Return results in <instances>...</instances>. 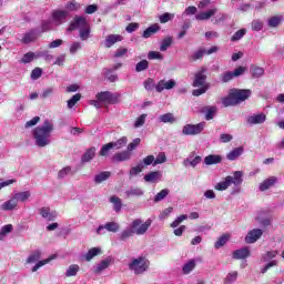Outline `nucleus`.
Masks as SVG:
<instances>
[{"mask_svg":"<svg viewBox=\"0 0 284 284\" xmlns=\"http://www.w3.org/2000/svg\"><path fill=\"white\" fill-rule=\"evenodd\" d=\"M30 196H32V193H30V191H23V192H18L13 194V197L16 199V201L19 203H26V201H28V199H30Z\"/></svg>","mask_w":284,"mask_h":284,"instance_id":"cd10ccee","label":"nucleus"},{"mask_svg":"<svg viewBox=\"0 0 284 284\" xmlns=\"http://www.w3.org/2000/svg\"><path fill=\"white\" fill-rule=\"evenodd\" d=\"M241 154H243V146L233 149L230 153H227L226 159L229 161H236Z\"/></svg>","mask_w":284,"mask_h":284,"instance_id":"2f4dec72","label":"nucleus"},{"mask_svg":"<svg viewBox=\"0 0 284 284\" xmlns=\"http://www.w3.org/2000/svg\"><path fill=\"white\" fill-rule=\"evenodd\" d=\"M152 226V220H146L145 222L141 219H135L131 223V229L133 230V233L136 234V236H143V234H146L148 230Z\"/></svg>","mask_w":284,"mask_h":284,"instance_id":"20e7f679","label":"nucleus"},{"mask_svg":"<svg viewBox=\"0 0 284 284\" xmlns=\"http://www.w3.org/2000/svg\"><path fill=\"white\" fill-rule=\"evenodd\" d=\"M222 103H223L224 108H230V105H239L232 91L229 93V97H226L222 100Z\"/></svg>","mask_w":284,"mask_h":284,"instance_id":"4c0bfd02","label":"nucleus"},{"mask_svg":"<svg viewBox=\"0 0 284 284\" xmlns=\"http://www.w3.org/2000/svg\"><path fill=\"white\" fill-rule=\"evenodd\" d=\"M263 236V231L261 229H254L247 233L245 237L246 243H256V241Z\"/></svg>","mask_w":284,"mask_h":284,"instance_id":"f3484780","label":"nucleus"},{"mask_svg":"<svg viewBox=\"0 0 284 284\" xmlns=\"http://www.w3.org/2000/svg\"><path fill=\"white\" fill-rule=\"evenodd\" d=\"M112 150H121V148H125V145H128V138L126 136H122L121 139H119L115 142H109Z\"/></svg>","mask_w":284,"mask_h":284,"instance_id":"c756f323","label":"nucleus"},{"mask_svg":"<svg viewBox=\"0 0 284 284\" xmlns=\"http://www.w3.org/2000/svg\"><path fill=\"white\" fill-rule=\"evenodd\" d=\"M110 176H112V173H110V171H103L94 176V183L99 185L103 183V181H108Z\"/></svg>","mask_w":284,"mask_h":284,"instance_id":"7c9ffc66","label":"nucleus"},{"mask_svg":"<svg viewBox=\"0 0 284 284\" xmlns=\"http://www.w3.org/2000/svg\"><path fill=\"white\" fill-rule=\"evenodd\" d=\"M283 22V16H274L268 19L267 23L270 28H278Z\"/></svg>","mask_w":284,"mask_h":284,"instance_id":"e433bc0d","label":"nucleus"},{"mask_svg":"<svg viewBox=\"0 0 284 284\" xmlns=\"http://www.w3.org/2000/svg\"><path fill=\"white\" fill-rule=\"evenodd\" d=\"M132 159V153L130 151L118 152L112 156L113 163H121L123 161H130Z\"/></svg>","mask_w":284,"mask_h":284,"instance_id":"a211bd4d","label":"nucleus"},{"mask_svg":"<svg viewBox=\"0 0 284 284\" xmlns=\"http://www.w3.org/2000/svg\"><path fill=\"white\" fill-rule=\"evenodd\" d=\"M231 93L233 94V98L235 99L237 104L243 102V101H246V99H250V97L252 95L251 90L234 89V90L231 91Z\"/></svg>","mask_w":284,"mask_h":284,"instance_id":"6e6552de","label":"nucleus"},{"mask_svg":"<svg viewBox=\"0 0 284 284\" xmlns=\"http://www.w3.org/2000/svg\"><path fill=\"white\" fill-rule=\"evenodd\" d=\"M90 32H91L90 26L80 29L79 30V37H80L81 41H88L89 38H90Z\"/></svg>","mask_w":284,"mask_h":284,"instance_id":"a19ab883","label":"nucleus"},{"mask_svg":"<svg viewBox=\"0 0 284 284\" xmlns=\"http://www.w3.org/2000/svg\"><path fill=\"white\" fill-rule=\"evenodd\" d=\"M247 256H250V248L248 247L236 250L233 253V258H235L236 261L242 260V258H247Z\"/></svg>","mask_w":284,"mask_h":284,"instance_id":"a878e982","label":"nucleus"},{"mask_svg":"<svg viewBox=\"0 0 284 284\" xmlns=\"http://www.w3.org/2000/svg\"><path fill=\"white\" fill-rule=\"evenodd\" d=\"M276 183H278V178L270 176L258 185V190L260 192H266V190H270V187H274Z\"/></svg>","mask_w":284,"mask_h":284,"instance_id":"ddd939ff","label":"nucleus"},{"mask_svg":"<svg viewBox=\"0 0 284 284\" xmlns=\"http://www.w3.org/2000/svg\"><path fill=\"white\" fill-rule=\"evenodd\" d=\"M53 23L55 26H61L68 21V11L57 10L52 13Z\"/></svg>","mask_w":284,"mask_h":284,"instance_id":"9b49d317","label":"nucleus"},{"mask_svg":"<svg viewBox=\"0 0 284 284\" xmlns=\"http://www.w3.org/2000/svg\"><path fill=\"white\" fill-rule=\"evenodd\" d=\"M195 267L196 262H194V260H191L186 264H184V266L182 267V272L183 274H190V272H192V270H194Z\"/></svg>","mask_w":284,"mask_h":284,"instance_id":"a18cd8bd","label":"nucleus"},{"mask_svg":"<svg viewBox=\"0 0 284 284\" xmlns=\"http://www.w3.org/2000/svg\"><path fill=\"white\" fill-rule=\"evenodd\" d=\"M202 112L205 114L206 121H212L216 114V106H204L202 108Z\"/></svg>","mask_w":284,"mask_h":284,"instance_id":"bb28decb","label":"nucleus"},{"mask_svg":"<svg viewBox=\"0 0 284 284\" xmlns=\"http://www.w3.org/2000/svg\"><path fill=\"white\" fill-rule=\"evenodd\" d=\"M230 181H231L230 178H225L224 181H222L215 185V190H217V192H224V190H227V187H230V185H232V184H230Z\"/></svg>","mask_w":284,"mask_h":284,"instance_id":"79ce46f5","label":"nucleus"},{"mask_svg":"<svg viewBox=\"0 0 284 284\" xmlns=\"http://www.w3.org/2000/svg\"><path fill=\"white\" fill-rule=\"evenodd\" d=\"M95 154H97L95 148L88 149L81 158L82 163H90V161L94 159Z\"/></svg>","mask_w":284,"mask_h":284,"instance_id":"393cba45","label":"nucleus"},{"mask_svg":"<svg viewBox=\"0 0 284 284\" xmlns=\"http://www.w3.org/2000/svg\"><path fill=\"white\" fill-rule=\"evenodd\" d=\"M120 41H123V36L121 34H109L105 38L104 45L105 48H112L114 43H119Z\"/></svg>","mask_w":284,"mask_h":284,"instance_id":"4be33fe9","label":"nucleus"},{"mask_svg":"<svg viewBox=\"0 0 284 284\" xmlns=\"http://www.w3.org/2000/svg\"><path fill=\"white\" fill-rule=\"evenodd\" d=\"M223 161V158L221 155L216 154H210L204 158L205 165H216Z\"/></svg>","mask_w":284,"mask_h":284,"instance_id":"5701e85b","label":"nucleus"},{"mask_svg":"<svg viewBox=\"0 0 284 284\" xmlns=\"http://www.w3.org/2000/svg\"><path fill=\"white\" fill-rule=\"evenodd\" d=\"M216 12H219V9L213 8V9H210L209 11H204V12L196 14L195 19L197 21H207L209 19H212V17H214V14H216Z\"/></svg>","mask_w":284,"mask_h":284,"instance_id":"6ab92c4d","label":"nucleus"},{"mask_svg":"<svg viewBox=\"0 0 284 284\" xmlns=\"http://www.w3.org/2000/svg\"><path fill=\"white\" fill-rule=\"evenodd\" d=\"M244 34H247V30L246 29H240L237 32H235L232 36L231 41H233V42L241 41V39L244 37Z\"/></svg>","mask_w":284,"mask_h":284,"instance_id":"5fc2aeb1","label":"nucleus"},{"mask_svg":"<svg viewBox=\"0 0 284 284\" xmlns=\"http://www.w3.org/2000/svg\"><path fill=\"white\" fill-rule=\"evenodd\" d=\"M103 230H106V232H113L115 234V232L121 230V225H119L116 222H108L97 229V234H104Z\"/></svg>","mask_w":284,"mask_h":284,"instance_id":"1a4fd4ad","label":"nucleus"},{"mask_svg":"<svg viewBox=\"0 0 284 284\" xmlns=\"http://www.w3.org/2000/svg\"><path fill=\"white\" fill-rule=\"evenodd\" d=\"M174 19V13H163L160 16V23H168V21H172Z\"/></svg>","mask_w":284,"mask_h":284,"instance_id":"0e129e2a","label":"nucleus"},{"mask_svg":"<svg viewBox=\"0 0 284 284\" xmlns=\"http://www.w3.org/2000/svg\"><path fill=\"white\" fill-rule=\"evenodd\" d=\"M168 161V156L165 153L161 152L158 154L156 159H154V165H161V163H165Z\"/></svg>","mask_w":284,"mask_h":284,"instance_id":"69168bd1","label":"nucleus"},{"mask_svg":"<svg viewBox=\"0 0 284 284\" xmlns=\"http://www.w3.org/2000/svg\"><path fill=\"white\" fill-rule=\"evenodd\" d=\"M203 130H205V122L185 124L182 129V134H184V136H196V134H201Z\"/></svg>","mask_w":284,"mask_h":284,"instance_id":"39448f33","label":"nucleus"},{"mask_svg":"<svg viewBox=\"0 0 284 284\" xmlns=\"http://www.w3.org/2000/svg\"><path fill=\"white\" fill-rule=\"evenodd\" d=\"M158 30H161V27L159 24H152L151 27H149L148 29L144 30L143 38L150 39V37H152V34H156Z\"/></svg>","mask_w":284,"mask_h":284,"instance_id":"f704fd0d","label":"nucleus"},{"mask_svg":"<svg viewBox=\"0 0 284 284\" xmlns=\"http://www.w3.org/2000/svg\"><path fill=\"white\" fill-rule=\"evenodd\" d=\"M251 74L254 79H261V77H263L265 74V69H263L256 64H252L251 65Z\"/></svg>","mask_w":284,"mask_h":284,"instance_id":"c85d7f7f","label":"nucleus"},{"mask_svg":"<svg viewBox=\"0 0 284 284\" xmlns=\"http://www.w3.org/2000/svg\"><path fill=\"white\" fill-rule=\"evenodd\" d=\"M89 26L90 23H88L85 17L75 16L73 21L70 23L68 31L72 32V30H83V28H88Z\"/></svg>","mask_w":284,"mask_h":284,"instance_id":"423d86ee","label":"nucleus"},{"mask_svg":"<svg viewBox=\"0 0 284 284\" xmlns=\"http://www.w3.org/2000/svg\"><path fill=\"white\" fill-rule=\"evenodd\" d=\"M97 100H91L89 103L94 108H103V105H114L119 103L121 93H112L110 91H103L95 95Z\"/></svg>","mask_w":284,"mask_h":284,"instance_id":"f03ea898","label":"nucleus"},{"mask_svg":"<svg viewBox=\"0 0 284 284\" xmlns=\"http://www.w3.org/2000/svg\"><path fill=\"white\" fill-rule=\"evenodd\" d=\"M226 179H230L231 185H241L243 183V171H235L232 175L226 176Z\"/></svg>","mask_w":284,"mask_h":284,"instance_id":"aec40b11","label":"nucleus"},{"mask_svg":"<svg viewBox=\"0 0 284 284\" xmlns=\"http://www.w3.org/2000/svg\"><path fill=\"white\" fill-rule=\"evenodd\" d=\"M205 72H207L206 68H202L200 71L195 73V79L193 81V88H210L205 81L207 80V75H205Z\"/></svg>","mask_w":284,"mask_h":284,"instance_id":"0eeeda50","label":"nucleus"},{"mask_svg":"<svg viewBox=\"0 0 284 284\" xmlns=\"http://www.w3.org/2000/svg\"><path fill=\"white\" fill-rule=\"evenodd\" d=\"M148 68H150V62H148V60H142L136 63L135 72H143L144 70H148Z\"/></svg>","mask_w":284,"mask_h":284,"instance_id":"de8ad7c7","label":"nucleus"},{"mask_svg":"<svg viewBox=\"0 0 284 284\" xmlns=\"http://www.w3.org/2000/svg\"><path fill=\"white\" fill-rule=\"evenodd\" d=\"M32 61H34V52H28L22 57L20 63H32Z\"/></svg>","mask_w":284,"mask_h":284,"instance_id":"052dcab7","label":"nucleus"},{"mask_svg":"<svg viewBox=\"0 0 284 284\" xmlns=\"http://www.w3.org/2000/svg\"><path fill=\"white\" fill-rule=\"evenodd\" d=\"M126 199H130L132 196H143L144 192L141 187H131L124 192Z\"/></svg>","mask_w":284,"mask_h":284,"instance_id":"473e14b6","label":"nucleus"},{"mask_svg":"<svg viewBox=\"0 0 284 284\" xmlns=\"http://www.w3.org/2000/svg\"><path fill=\"white\" fill-rule=\"evenodd\" d=\"M252 30H254L255 32H261V30H263V21L253 20L252 21Z\"/></svg>","mask_w":284,"mask_h":284,"instance_id":"774afa93","label":"nucleus"},{"mask_svg":"<svg viewBox=\"0 0 284 284\" xmlns=\"http://www.w3.org/2000/svg\"><path fill=\"white\" fill-rule=\"evenodd\" d=\"M170 45H172V37H168L164 40H162L160 44L161 52H165L168 48H170Z\"/></svg>","mask_w":284,"mask_h":284,"instance_id":"864d4df0","label":"nucleus"},{"mask_svg":"<svg viewBox=\"0 0 284 284\" xmlns=\"http://www.w3.org/2000/svg\"><path fill=\"white\" fill-rule=\"evenodd\" d=\"M99 254H101V247H92L84 255V258L87 262H90L92 258H94V256H99Z\"/></svg>","mask_w":284,"mask_h":284,"instance_id":"c9c22d12","label":"nucleus"},{"mask_svg":"<svg viewBox=\"0 0 284 284\" xmlns=\"http://www.w3.org/2000/svg\"><path fill=\"white\" fill-rule=\"evenodd\" d=\"M145 119H148V114H141L139 118H136L134 128H143V125H145Z\"/></svg>","mask_w":284,"mask_h":284,"instance_id":"bf43d9fd","label":"nucleus"},{"mask_svg":"<svg viewBox=\"0 0 284 284\" xmlns=\"http://www.w3.org/2000/svg\"><path fill=\"white\" fill-rule=\"evenodd\" d=\"M19 205V202L17 201V197L12 195V197L9 201H6L0 205V210H3V212H12L17 206Z\"/></svg>","mask_w":284,"mask_h":284,"instance_id":"dca6fc26","label":"nucleus"},{"mask_svg":"<svg viewBox=\"0 0 284 284\" xmlns=\"http://www.w3.org/2000/svg\"><path fill=\"white\" fill-rule=\"evenodd\" d=\"M173 88H176V81H174L173 79L160 80L155 85L156 92H163V90H173Z\"/></svg>","mask_w":284,"mask_h":284,"instance_id":"9d476101","label":"nucleus"},{"mask_svg":"<svg viewBox=\"0 0 284 284\" xmlns=\"http://www.w3.org/2000/svg\"><path fill=\"white\" fill-rule=\"evenodd\" d=\"M52 132H54V122L52 120H44L43 123L32 131V136L37 148H48L52 140Z\"/></svg>","mask_w":284,"mask_h":284,"instance_id":"f257e3e1","label":"nucleus"},{"mask_svg":"<svg viewBox=\"0 0 284 284\" xmlns=\"http://www.w3.org/2000/svg\"><path fill=\"white\" fill-rule=\"evenodd\" d=\"M79 264H71L65 272V276H77V274H79Z\"/></svg>","mask_w":284,"mask_h":284,"instance_id":"37998d69","label":"nucleus"},{"mask_svg":"<svg viewBox=\"0 0 284 284\" xmlns=\"http://www.w3.org/2000/svg\"><path fill=\"white\" fill-rule=\"evenodd\" d=\"M201 161H203V158H201V155H196L193 160L192 158H186L183 161V165L184 168H196V165H199V163H201Z\"/></svg>","mask_w":284,"mask_h":284,"instance_id":"b1692460","label":"nucleus"},{"mask_svg":"<svg viewBox=\"0 0 284 284\" xmlns=\"http://www.w3.org/2000/svg\"><path fill=\"white\" fill-rule=\"evenodd\" d=\"M168 194H170V190L163 189L161 192H159L154 196V203H160V201H163V199H165V196H168Z\"/></svg>","mask_w":284,"mask_h":284,"instance_id":"6e6d98bb","label":"nucleus"},{"mask_svg":"<svg viewBox=\"0 0 284 284\" xmlns=\"http://www.w3.org/2000/svg\"><path fill=\"white\" fill-rule=\"evenodd\" d=\"M79 101H81V93H77L70 100H68L69 110H72V108L74 105H77V103H79Z\"/></svg>","mask_w":284,"mask_h":284,"instance_id":"09e8293b","label":"nucleus"},{"mask_svg":"<svg viewBox=\"0 0 284 284\" xmlns=\"http://www.w3.org/2000/svg\"><path fill=\"white\" fill-rule=\"evenodd\" d=\"M41 258V251H33L27 258L28 264L37 263Z\"/></svg>","mask_w":284,"mask_h":284,"instance_id":"ea45409f","label":"nucleus"},{"mask_svg":"<svg viewBox=\"0 0 284 284\" xmlns=\"http://www.w3.org/2000/svg\"><path fill=\"white\" fill-rule=\"evenodd\" d=\"M54 256H51L47 260H42V261H39L33 267H32V272H37L40 270V267H43V265H48V263H50V261H53Z\"/></svg>","mask_w":284,"mask_h":284,"instance_id":"603ef678","label":"nucleus"},{"mask_svg":"<svg viewBox=\"0 0 284 284\" xmlns=\"http://www.w3.org/2000/svg\"><path fill=\"white\" fill-rule=\"evenodd\" d=\"M110 203L113 205L114 212H121V207H123V202L119 199V196L113 195L109 199Z\"/></svg>","mask_w":284,"mask_h":284,"instance_id":"72a5a7b5","label":"nucleus"},{"mask_svg":"<svg viewBox=\"0 0 284 284\" xmlns=\"http://www.w3.org/2000/svg\"><path fill=\"white\" fill-rule=\"evenodd\" d=\"M110 150H112V145L110 143H106L104 145H102L99 155L100 156H108V154H110Z\"/></svg>","mask_w":284,"mask_h":284,"instance_id":"e2e57ef3","label":"nucleus"},{"mask_svg":"<svg viewBox=\"0 0 284 284\" xmlns=\"http://www.w3.org/2000/svg\"><path fill=\"white\" fill-rule=\"evenodd\" d=\"M71 172H72V168L65 166L59 171L58 179H65V176H68V174H70Z\"/></svg>","mask_w":284,"mask_h":284,"instance_id":"338daca9","label":"nucleus"},{"mask_svg":"<svg viewBox=\"0 0 284 284\" xmlns=\"http://www.w3.org/2000/svg\"><path fill=\"white\" fill-rule=\"evenodd\" d=\"M148 59H150L151 61L154 59H158L159 61H163V54H161V52L159 51H150L148 53Z\"/></svg>","mask_w":284,"mask_h":284,"instance_id":"680f3d73","label":"nucleus"},{"mask_svg":"<svg viewBox=\"0 0 284 284\" xmlns=\"http://www.w3.org/2000/svg\"><path fill=\"white\" fill-rule=\"evenodd\" d=\"M267 116L264 113L253 114L247 118L248 125H260L261 123H265Z\"/></svg>","mask_w":284,"mask_h":284,"instance_id":"4468645a","label":"nucleus"},{"mask_svg":"<svg viewBox=\"0 0 284 284\" xmlns=\"http://www.w3.org/2000/svg\"><path fill=\"white\" fill-rule=\"evenodd\" d=\"M159 120L161 123H176V118L172 113H165L160 115Z\"/></svg>","mask_w":284,"mask_h":284,"instance_id":"58836bf2","label":"nucleus"},{"mask_svg":"<svg viewBox=\"0 0 284 284\" xmlns=\"http://www.w3.org/2000/svg\"><path fill=\"white\" fill-rule=\"evenodd\" d=\"M149 267L150 261L142 256L134 258L129 264V270H131V272H134V274H143L144 272H148Z\"/></svg>","mask_w":284,"mask_h":284,"instance_id":"7ed1b4c3","label":"nucleus"},{"mask_svg":"<svg viewBox=\"0 0 284 284\" xmlns=\"http://www.w3.org/2000/svg\"><path fill=\"white\" fill-rule=\"evenodd\" d=\"M227 241H230V235H222L214 244V247L216 250H220V247H223V245H225V243H227Z\"/></svg>","mask_w":284,"mask_h":284,"instance_id":"3c124183","label":"nucleus"},{"mask_svg":"<svg viewBox=\"0 0 284 284\" xmlns=\"http://www.w3.org/2000/svg\"><path fill=\"white\" fill-rule=\"evenodd\" d=\"M143 163H139L136 166L131 168L130 176H136V174H141L143 172Z\"/></svg>","mask_w":284,"mask_h":284,"instance_id":"13d9d810","label":"nucleus"},{"mask_svg":"<svg viewBox=\"0 0 284 284\" xmlns=\"http://www.w3.org/2000/svg\"><path fill=\"white\" fill-rule=\"evenodd\" d=\"M39 37H40L39 30L32 29L23 34L21 41H22V43H32V41H37V39H39Z\"/></svg>","mask_w":284,"mask_h":284,"instance_id":"2eb2a0df","label":"nucleus"},{"mask_svg":"<svg viewBox=\"0 0 284 284\" xmlns=\"http://www.w3.org/2000/svg\"><path fill=\"white\" fill-rule=\"evenodd\" d=\"M65 9L69 10V12H74L81 10V4L77 1H71L65 4Z\"/></svg>","mask_w":284,"mask_h":284,"instance_id":"8fccbe9b","label":"nucleus"},{"mask_svg":"<svg viewBox=\"0 0 284 284\" xmlns=\"http://www.w3.org/2000/svg\"><path fill=\"white\" fill-rule=\"evenodd\" d=\"M134 233L132 226L130 225V227H126L124 231L121 232L120 234V241H126V239H130V236H132Z\"/></svg>","mask_w":284,"mask_h":284,"instance_id":"49530a36","label":"nucleus"},{"mask_svg":"<svg viewBox=\"0 0 284 284\" xmlns=\"http://www.w3.org/2000/svg\"><path fill=\"white\" fill-rule=\"evenodd\" d=\"M236 278H239V272L234 271L231 272L226 275V277L224 278V284H232V283H236Z\"/></svg>","mask_w":284,"mask_h":284,"instance_id":"c03bdc74","label":"nucleus"},{"mask_svg":"<svg viewBox=\"0 0 284 284\" xmlns=\"http://www.w3.org/2000/svg\"><path fill=\"white\" fill-rule=\"evenodd\" d=\"M162 178L163 174L160 171H152L144 175V181H146V183H158Z\"/></svg>","mask_w":284,"mask_h":284,"instance_id":"412c9836","label":"nucleus"},{"mask_svg":"<svg viewBox=\"0 0 284 284\" xmlns=\"http://www.w3.org/2000/svg\"><path fill=\"white\" fill-rule=\"evenodd\" d=\"M112 263H114V260L111 256L102 260L100 263H98L93 267L94 274H101V272H103L104 270H108V267H110V265H112Z\"/></svg>","mask_w":284,"mask_h":284,"instance_id":"f8f14e48","label":"nucleus"},{"mask_svg":"<svg viewBox=\"0 0 284 284\" xmlns=\"http://www.w3.org/2000/svg\"><path fill=\"white\" fill-rule=\"evenodd\" d=\"M234 79V73L232 71H226L221 75L222 83H230Z\"/></svg>","mask_w":284,"mask_h":284,"instance_id":"4d7b16f0","label":"nucleus"}]
</instances>
